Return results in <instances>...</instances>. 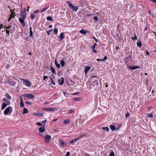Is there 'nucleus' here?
<instances>
[{
  "mask_svg": "<svg viewBox=\"0 0 156 156\" xmlns=\"http://www.w3.org/2000/svg\"><path fill=\"white\" fill-rule=\"evenodd\" d=\"M99 83L97 80L93 81L90 84L91 88H96L98 85Z\"/></svg>",
  "mask_w": 156,
  "mask_h": 156,
  "instance_id": "f257e3e1",
  "label": "nucleus"
},
{
  "mask_svg": "<svg viewBox=\"0 0 156 156\" xmlns=\"http://www.w3.org/2000/svg\"><path fill=\"white\" fill-rule=\"evenodd\" d=\"M44 140L46 143H49L51 139V136L48 135H46L44 137Z\"/></svg>",
  "mask_w": 156,
  "mask_h": 156,
  "instance_id": "f03ea898",
  "label": "nucleus"
},
{
  "mask_svg": "<svg viewBox=\"0 0 156 156\" xmlns=\"http://www.w3.org/2000/svg\"><path fill=\"white\" fill-rule=\"evenodd\" d=\"M23 96L24 98H26L29 99H32L34 98V96L33 94H24Z\"/></svg>",
  "mask_w": 156,
  "mask_h": 156,
  "instance_id": "7ed1b4c3",
  "label": "nucleus"
},
{
  "mask_svg": "<svg viewBox=\"0 0 156 156\" xmlns=\"http://www.w3.org/2000/svg\"><path fill=\"white\" fill-rule=\"evenodd\" d=\"M69 7L72 10L76 11L78 9V7L77 6H73L71 3L69 4Z\"/></svg>",
  "mask_w": 156,
  "mask_h": 156,
  "instance_id": "20e7f679",
  "label": "nucleus"
},
{
  "mask_svg": "<svg viewBox=\"0 0 156 156\" xmlns=\"http://www.w3.org/2000/svg\"><path fill=\"white\" fill-rule=\"evenodd\" d=\"M23 82V84L28 87H30L31 86L30 82L28 80H26L22 79Z\"/></svg>",
  "mask_w": 156,
  "mask_h": 156,
  "instance_id": "39448f33",
  "label": "nucleus"
},
{
  "mask_svg": "<svg viewBox=\"0 0 156 156\" xmlns=\"http://www.w3.org/2000/svg\"><path fill=\"white\" fill-rule=\"evenodd\" d=\"M43 109L46 111L50 112H54L56 110V109L53 108H44Z\"/></svg>",
  "mask_w": 156,
  "mask_h": 156,
  "instance_id": "423d86ee",
  "label": "nucleus"
},
{
  "mask_svg": "<svg viewBox=\"0 0 156 156\" xmlns=\"http://www.w3.org/2000/svg\"><path fill=\"white\" fill-rule=\"evenodd\" d=\"M12 108L10 106L8 107L4 111V114L5 115H7L10 112V110L12 109Z\"/></svg>",
  "mask_w": 156,
  "mask_h": 156,
  "instance_id": "0eeeda50",
  "label": "nucleus"
},
{
  "mask_svg": "<svg viewBox=\"0 0 156 156\" xmlns=\"http://www.w3.org/2000/svg\"><path fill=\"white\" fill-rule=\"evenodd\" d=\"M7 82L9 84L12 86H14L16 83L15 81L11 80H9Z\"/></svg>",
  "mask_w": 156,
  "mask_h": 156,
  "instance_id": "6e6552de",
  "label": "nucleus"
},
{
  "mask_svg": "<svg viewBox=\"0 0 156 156\" xmlns=\"http://www.w3.org/2000/svg\"><path fill=\"white\" fill-rule=\"evenodd\" d=\"M25 18H23L20 17L19 18V21L22 25L23 26V27H24L25 26V23L24 22V20Z\"/></svg>",
  "mask_w": 156,
  "mask_h": 156,
  "instance_id": "1a4fd4ad",
  "label": "nucleus"
},
{
  "mask_svg": "<svg viewBox=\"0 0 156 156\" xmlns=\"http://www.w3.org/2000/svg\"><path fill=\"white\" fill-rule=\"evenodd\" d=\"M27 13L26 12H22V10H21V13L20 14V16L21 18H25L26 16Z\"/></svg>",
  "mask_w": 156,
  "mask_h": 156,
  "instance_id": "9d476101",
  "label": "nucleus"
},
{
  "mask_svg": "<svg viewBox=\"0 0 156 156\" xmlns=\"http://www.w3.org/2000/svg\"><path fill=\"white\" fill-rule=\"evenodd\" d=\"M129 69H132V70H135L136 69H139L140 68L139 66H129L128 67Z\"/></svg>",
  "mask_w": 156,
  "mask_h": 156,
  "instance_id": "9b49d317",
  "label": "nucleus"
},
{
  "mask_svg": "<svg viewBox=\"0 0 156 156\" xmlns=\"http://www.w3.org/2000/svg\"><path fill=\"white\" fill-rule=\"evenodd\" d=\"M58 83L60 85H62L64 83V79L62 77L60 80H58Z\"/></svg>",
  "mask_w": 156,
  "mask_h": 156,
  "instance_id": "f8f14e48",
  "label": "nucleus"
},
{
  "mask_svg": "<svg viewBox=\"0 0 156 156\" xmlns=\"http://www.w3.org/2000/svg\"><path fill=\"white\" fill-rule=\"evenodd\" d=\"M59 143L60 145L63 147H65L66 145V143L62 140H59Z\"/></svg>",
  "mask_w": 156,
  "mask_h": 156,
  "instance_id": "ddd939ff",
  "label": "nucleus"
},
{
  "mask_svg": "<svg viewBox=\"0 0 156 156\" xmlns=\"http://www.w3.org/2000/svg\"><path fill=\"white\" fill-rule=\"evenodd\" d=\"M45 128L44 127H40L39 129V131L41 133H43L45 131Z\"/></svg>",
  "mask_w": 156,
  "mask_h": 156,
  "instance_id": "4468645a",
  "label": "nucleus"
},
{
  "mask_svg": "<svg viewBox=\"0 0 156 156\" xmlns=\"http://www.w3.org/2000/svg\"><path fill=\"white\" fill-rule=\"evenodd\" d=\"M15 15L14 12H12L11 14L10 15V17L9 19V21H10V20L13 18L15 16Z\"/></svg>",
  "mask_w": 156,
  "mask_h": 156,
  "instance_id": "2eb2a0df",
  "label": "nucleus"
},
{
  "mask_svg": "<svg viewBox=\"0 0 156 156\" xmlns=\"http://www.w3.org/2000/svg\"><path fill=\"white\" fill-rule=\"evenodd\" d=\"M64 32L61 33L60 34L59 38L61 40H62L64 37Z\"/></svg>",
  "mask_w": 156,
  "mask_h": 156,
  "instance_id": "dca6fc26",
  "label": "nucleus"
},
{
  "mask_svg": "<svg viewBox=\"0 0 156 156\" xmlns=\"http://www.w3.org/2000/svg\"><path fill=\"white\" fill-rule=\"evenodd\" d=\"M90 69V67L89 66H87L84 70V72L86 74L87 72Z\"/></svg>",
  "mask_w": 156,
  "mask_h": 156,
  "instance_id": "f3484780",
  "label": "nucleus"
},
{
  "mask_svg": "<svg viewBox=\"0 0 156 156\" xmlns=\"http://www.w3.org/2000/svg\"><path fill=\"white\" fill-rule=\"evenodd\" d=\"M101 129L102 130H105L107 132H108L109 130V128L108 127H102L101 128Z\"/></svg>",
  "mask_w": 156,
  "mask_h": 156,
  "instance_id": "a211bd4d",
  "label": "nucleus"
},
{
  "mask_svg": "<svg viewBox=\"0 0 156 156\" xmlns=\"http://www.w3.org/2000/svg\"><path fill=\"white\" fill-rule=\"evenodd\" d=\"M28 110L27 109L25 108H24L23 109V114H25L28 113Z\"/></svg>",
  "mask_w": 156,
  "mask_h": 156,
  "instance_id": "6ab92c4d",
  "label": "nucleus"
},
{
  "mask_svg": "<svg viewBox=\"0 0 156 156\" xmlns=\"http://www.w3.org/2000/svg\"><path fill=\"white\" fill-rule=\"evenodd\" d=\"M78 140V139H77L76 138H75V139H73V140H71L70 142V143L71 144H73V143H75V142H76V141H77Z\"/></svg>",
  "mask_w": 156,
  "mask_h": 156,
  "instance_id": "aec40b11",
  "label": "nucleus"
},
{
  "mask_svg": "<svg viewBox=\"0 0 156 156\" xmlns=\"http://www.w3.org/2000/svg\"><path fill=\"white\" fill-rule=\"evenodd\" d=\"M34 115L37 116L38 117H41L43 115V113H36L34 114Z\"/></svg>",
  "mask_w": 156,
  "mask_h": 156,
  "instance_id": "412c9836",
  "label": "nucleus"
},
{
  "mask_svg": "<svg viewBox=\"0 0 156 156\" xmlns=\"http://www.w3.org/2000/svg\"><path fill=\"white\" fill-rule=\"evenodd\" d=\"M2 109L3 110L6 106L7 104L5 103H3L2 104Z\"/></svg>",
  "mask_w": 156,
  "mask_h": 156,
  "instance_id": "4be33fe9",
  "label": "nucleus"
},
{
  "mask_svg": "<svg viewBox=\"0 0 156 156\" xmlns=\"http://www.w3.org/2000/svg\"><path fill=\"white\" fill-rule=\"evenodd\" d=\"M110 127L111 129L112 130H114L115 129V126L114 125H111Z\"/></svg>",
  "mask_w": 156,
  "mask_h": 156,
  "instance_id": "5701e85b",
  "label": "nucleus"
},
{
  "mask_svg": "<svg viewBox=\"0 0 156 156\" xmlns=\"http://www.w3.org/2000/svg\"><path fill=\"white\" fill-rule=\"evenodd\" d=\"M80 32L81 34H86L87 33V31H84L83 30H81Z\"/></svg>",
  "mask_w": 156,
  "mask_h": 156,
  "instance_id": "b1692460",
  "label": "nucleus"
},
{
  "mask_svg": "<svg viewBox=\"0 0 156 156\" xmlns=\"http://www.w3.org/2000/svg\"><path fill=\"white\" fill-rule=\"evenodd\" d=\"M60 64L62 67H63L65 65V62L63 60H62L60 61Z\"/></svg>",
  "mask_w": 156,
  "mask_h": 156,
  "instance_id": "393cba45",
  "label": "nucleus"
},
{
  "mask_svg": "<svg viewBox=\"0 0 156 156\" xmlns=\"http://www.w3.org/2000/svg\"><path fill=\"white\" fill-rule=\"evenodd\" d=\"M55 64L56 67L58 68H59L60 67V64L58 63L56 60L55 61Z\"/></svg>",
  "mask_w": 156,
  "mask_h": 156,
  "instance_id": "a878e982",
  "label": "nucleus"
},
{
  "mask_svg": "<svg viewBox=\"0 0 156 156\" xmlns=\"http://www.w3.org/2000/svg\"><path fill=\"white\" fill-rule=\"evenodd\" d=\"M30 37L32 36L33 32L32 31V27H30Z\"/></svg>",
  "mask_w": 156,
  "mask_h": 156,
  "instance_id": "bb28decb",
  "label": "nucleus"
},
{
  "mask_svg": "<svg viewBox=\"0 0 156 156\" xmlns=\"http://www.w3.org/2000/svg\"><path fill=\"white\" fill-rule=\"evenodd\" d=\"M48 7H47L44 8L42 9L41 11V12H43L45 11L47 9H48Z\"/></svg>",
  "mask_w": 156,
  "mask_h": 156,
  "instance_id": "cd10ccee",
  "label": "nucleus"
},
{
  "mask_svg": "<svg viewBox=\"0 0 156 156\" xmlns=\"http://www.w3.org/2000/svg\"><path fill=\"white\" fill-rule=\"evenodd\" d=\"M24 106V104L23 103V100H21V101H20V106L22 108Z\"/></svg>",
  "mask_w": 156,
  "mask_h": 156,
  "instance_id": "c85d7f7f",
  "label": "nucleus"
},
{
  "mask_svg": "<svg viewBox=\"0 0 156 156\" xmlns=\"http://www.w3.org/2000/svg\"><path fill=\"white\" fill-rule=\"evenodd\" d=\"M70 120L69 119L66 120L64 121V123L65 124H68L69 123Z\"/></svg>",
  "mask_w": 156,
  "mask_h": 156,
  "instance_id": "c756f323",
  "label": "nucleus"
},
{
  "mask_svg": "<svg viewBox=\"0 0 156 156\" xmlns=\"http://www.w3.org/2000/svg\"><path fill=\"white\" fill-rule=\"evenodd\" d=\"M5 97L9 99L10 100L11 99V97L9 95V94L7 93L6 94Z\"/></svg>",
  "mask_w": 156,
  "mask_h": 156,
  "instance_id": "7c9ffc66",
  "label": "nucleus"
},
{
  "mask_svg": "<svg viewBox=\"0 0 156 156\" xmlns=\"http://www.w3.org/2000/svg\"><path fill=\"white\" fill-rule=\"evenodd\" d=\"M51 70L52 71V72L53 73H55V69L53 67H51Z\"/></svg>",
  "mask_w": 156,
  "mask_h": 156,
  "instance_id": "2f4dec72",
  "label": "nucleus"
},
{
  "mask_svg": "<svg viewBox=\"0 0 156 156\" xmlns=\"http://www.w3.org/2000/svg\"><path fill=\"white\" fill-rule=\"evenodd\" d=\"M4 27L5 28V30H8L10 29V28L11 27V26H9L8 27V26L5 27V26H4Z\"/></svg>",
  "mask_w": 156,
  "mask_h": 156,
  "instance_id": "473e14b6",
  "label": "nucleus"
},
{
  "mask_svg": "<svg viewBox=\"0 0 156 156\" xmlns=\"http://www.w3.org/2000/svg\"><path fill=\"white\" fill-rule=\"evenodd\" d=\"M47 20H48V21H53V20H52V18L50 16H48L47 18Z\"/></svg>",
  "mask_w": 156,
  "mask_h": 156,
  "instance_id": "72a5a7b5",
  "label": "nucleus"
},
{
  "mask_svg": "<svg viewBox=\"0 0 156 156\" xmlns=\"http://www.w3.org/2000/svg\"><path fill=\"white\" fill-rule=\"evenodd\" d=\"M58 32V29L57 28H55L54 30V33L55 34H57Z\"/></svg>",
  "mask_w": 156,
  "mask_h": 156,
  "instance_id": "f704fd0d",
  "label": "nucleus"
},
{
  "mask_svg": "<svg viewBox=\"0 0 156 156\" xmlns=\"http://www.w3.org/2000/svg\"><path fill=\"white\" fill-rule=\"evenodd\" d=\"M75 101H79L80 100L81 98H76L73 99Z\"/></svg>",
  "mask_w": 156,
  "mask_h": 156,
  "instance_id": "c9c22d12",
  "label": "nucleus"
},
{
  "mask_svg": "<svg viewBox=\"0 0 156 156\" xmlns=\"http://www.w3.org/2000/svg\"><path fill=\"white\" fill-rule=\"evenodd\" d=\"M35 17V15L34 14H32L30 15V17L31 18V19H34Z\"/></svg>",
  "mask_w": 156,
  "mask_h": 156,
  "instance_id": "e433bc0d",
  "label": "nucleus"
},
{
  "mask_svg": "<svg viewBox=\"0 0 156 156\" xmlns=\"http://www.w3.org/2000/svg\"><path fill=\"white\" fill-rule=\"evenodd\" d=\"M109 156H115L114 152L113 151L111 152Z\"/></svg>",
  "mask_w": 156,
  "mask_h": 156,
  "instance_id": "4c0bfd02",
  "label": "nucleus"
},
{
  "mask_svg": "<svg viewBox=\"0 0 156 156\" xmlns=\"http://www.w3.org/2000/svg\"><path fill=\"white\" fill-rule=\"evenodd\" d=\"M129 116V113L128 112H127L125 115V116L126 118H127Z\"/></svg>",
  "mask_w": 156,
  "mask_h": 156,
  "instance_id": "58836bf2",
  "label": "nucleus"
},
{
  "mask_svg": "<svg viewBox=\"0 0 156 156\" xmlns=\"http://www.w3.org/2000/svg\"><path fill=\"white\" fill-rule=\"evenodd\" d=\"M51 84H52L54 85H55V83L54 82V81L52 78H51Z\"/></svg>",
  "mask_w": 156,
  "mask_h": 156,
  "instance_id": "ea45409f",
  "label": "nucleus"
},
{
  "mask_svg": "<svg viewBox=\"0 0 156 156\" xmlns=\"http://www.w3.org/2000/svg\"><path fill=\"white\" fill-rule=\"evenodd\" d=\"M147 116H148L150 118H152L153 117V115L152 114H149V113H148Z\"/></svg>",
  "mask_w": 156,
  "mask_h": 156,
  "instance_id": "a19ab883",
  "label": "nucleus"
},
{
  "mask_svg": "<svg viewBox=\"0 0 156 156\" xmlns=\"http://www.w3.org/2000/svg\"><path fill=\"white\" fill-rule=\"evenodd\" d=\"M52 30H53V29H51L47 31V33L49 35L50 32Z\"/></svg>",
  "mask_w": 156,
  "mask_h": 156,
  "instance_id": "79ce46f5",
  "label": "nucleus"
},
{
  "mask_svg": "<svg viewBox=\"0 0 156 156\" xmlns=\"http://www.w3.org/2000/svg\"><path fill=\"white\" fill-rule=\"evenodd\" d=\"M94 19L95 21H97L98 20V18L97 16H94Z\"/></svg>",
  "mask_w": 156,
  "mask_h": 156,
  "instance_id": "37998d69",
  "label": "nucleus"
},
{
  "mask_svg": "<svg viewBox=\"0 0 156 156\" xmlns=\"http://www.w3.org/2000/svg\"><path fill=\"white\" fill-rule=\"evenodd\" d=\"M4 31H5L6 32V34H7L8 35H9V34L10 32V30H5Z\"/></svg>",
  "mask_w": 156,
  "mask_h": 156,
  "instance_id": "c03bdc74",
  "label": "nucleus"
},
{
  "mask_svg": "<svg viewBox=\"0 0 156 156\" xmlns=\"http://www.w3.org/2000/svg\"><path fill=\"white\" fill-rule=\"evenodd\" d=\"M96 44H97L96 43H95L93 46H92V49H94V48L95 47V46H96Z\"/></svg>",
  "mask_w": 156,
  "mask_h": 156,
  "instance_id": "a18cd8bd",
  "label": "nucleus"
},
{
  "mask_svg": "<svg viewBox=\"0 0 156 156\" xmlns=\"http://www.w3.org/2000/svg\"><path fill=\"white\" fill-rule=\"evenodd\" d=\"M36 125L37 126H42V124L40 122H37L36 123Z\"/></svg>",
  "mask_w": 156,
  "mask_h": 156,
  "instance_id": "49530a36",
  "label": "nucleus"
},
{
  "mask_svg": "<svg viewBox=\"0 0 156 156\" xmlns=\"http://www.w3.org/2000/svg\"><path fill=\"white\" fill-rule=\"evenodd\" d=\"M69 114L72 113L73 112H74V110H69Z\"/></svg>",
  "mask_w": 156,
  "mask_h": 156,
  "instance_id": "de8ad7c7",
  "label": "nucleus"
},
{
  "mask_svg": "<svg viewBox=\"0 0 156 156\" xmlns=\"http://www.w3.org/2000/svg\"><path fill=\"white\" fill-rule=\"evenodd\" d=\"M137 45L139 46H141V44L140 42H139L137 43Z\"/></svg>",
  "mask_w": 156,
  "mask_h": 156,
  "instance_id": "09e8293b",
  "label": "nucleus"
},
{
  "mask_svg": "<svg viewBox=\"0 0 156 156\" xmlns=\"http://www.w3.org/2000/svg\"><path fill=\"white\" fill-rule=\"evenodd\" d=\"M48 78V77L46 76H43V79L44 80H45L46 79Z\"/></svg>",
  "mask_w": 156,
  "mask_h": 156,
  "instance_id": "8fccbe9b",
  "label": "nucleus"
},
{
  "mask_svg": "<svg viewBox=\"0 0 156 156\" xmlns=\"http://www.w3.org/2000/svg\"><path fill=\"white\" fill-rule=\"evenodd\" d=\"M25 103L26 104H29L30 105L31 104V103L30 102H29V101H26Z\"/></svg>",
  "mask_w": 156,
  "mask_h": 156,
  "instance_id": "3c124183",
  "label": "nucleus"
},
{
  "mask_svg": "<svg viewBox=\"0 0 156 156\" xmlns=\"http://www.w3.org/2000/svg\"><path fill=\"white\" fill-rule=\"evenodd\" d=\"M70 155V152H68L66 154V156H69Z\"/></svg>",
  "mask_w": 156,
  "mask_h": 156,
  "instance_id": "603ef678",
  "label": "nucleus"
},
{
  "mask_svg": "<svg viewBox=\"0 0 156 156\" xmlns=\"http://www.w3.org/2000/svg\"><path fill=\"white\" fill-rule=\"evenodd\" d=\"M107 59V57L105 56L104 57V59H102V61H104L105 60Z\"/></svg>",
  "mask_w": 156,
  "mask_h": 156,
  "instance_id": "864d4df0",
  "label": "nucleus"
},
{
  "mask_svg": "<svg viewBox=\"0 0 156 156\" xmlns=\"http://www.w3.org/2000/svg\"><path fill=\"white\" fill-rule=\"evenodd\" d=\"M39 12V10H35V11H34V13L35 14H36V13L38 12Z\"/></svg>",
  "mask_w": 156,
  "mask_h": 156,
  "instance_id": "5fc2aeb1",
  "label": "nucleus"
},
{
  "mask_svg": "<svg viewBox=\"0 0 156 156\" xmlns=\"http://www.w3.org/2000/svg\"><path fill=\"white\" fill-rule=\"evenodd\" d=\"M84 135H82V136H79L78 138H76L77 139H78V140L81 138L83 136H84Z\"/></svg>",
  "mask_w": 156,
  "mask_h": 156,
  "instance_id": "6e6d98bb",
  "label": "nucleus"
},
{
  "mask_svg": "<svg viewBox=\"0 0 156 156\" xmlns=\"http://www.w3.org/2000/svg\"><path fill=\"white\" fill-rule=\"evenodd\" d=\"M151 2H153L156 3V0H150Z\"/></svg>",
  "mask_w": 156,
  "mask_h": 156,
  "instance_id": "4d7b16f0",
  "label": "nucleus"
},
{
  "mask_svg": "<svg viewBox=\"0 0 156 156\" xmlns=\"http://www.w3.org/2000/svg\"><path fill=\"white\" fill-rule=\"evenodd\" d=\"M137 37L135 36V37H133L132 38L133 39H137Z\"/></svg>",
  "mask_w": 156,
  "mask_h": 156,
  "instance_id": "13d9d810",
  "label": "nucleus"
},
{
  "mask_svg": "<svg viewBox=\"0 0 156 156\" xmlns=\"http://www.w3.org/2000/svg\"><path fill=\"white\" fill-rule=\"evenodd\" d=\"M91 77L92 78H93L94 77H97V76H96V75H93V76H91Z\"/></svg>",
  "mask_w": 156,
  "mask_h": 156,
  "instance_id": "bf43d9fd",
  "label": "nucleus"
},
{
  "mask_svg": "<svg viewBox=\"0 0 156 156\" xmlns=\"http://www.w3.org/2000/svg\"><path fill=\"white\" fill-rule=\"evenodd\" d=\"M63 94L65 96H66V95L67 94H66V92H63Z\"/></svg>",
  "mask_w": 156,
  "mask_h": 156,
  "instance_id": "052dcab7",
  "label": "nucleus"
},
{
  "mask_svg": "<svg viewBox=\"0 0 156 156\" xmlns=\"http://www.w3.org/2000/svg\"><path fill=\"white\" fill-rule=\"evenodd\" d=\"M3 27V25L2 24H0V30L2 28V27Z\"/></svg>",
  "mask_w": 156,
  "mask_h": 156,
  "instance_id": "680f3d73",
  "label": "nucleus"
},
{
  "mask_svg": "<svg viewBox=\"0 0 156 156\" xmlns=\"http://www.w3.org/2000/svg\"><path fill=\"white\" fill-rule=\"evenodd\" d=\"M26 8H24L23 9V11H22V12H26Z\"/></svg>",
  "mask_w": 156,
  "mask_h": 156,
  "instance_id": "e2e57ef3",
  "label": "nucleus"
},
{
  "mask_svg": "<svg viewBox=\"0 0 156 156\" xmlns=\"http://www.w3.org/2000/svg\"><path fill=\"white\" fill-rule=\"evenodd\" d=\"M93 52H94L95 53H96L97 52V51H96V50L95 49H93Z\"/></svg>",
  "mask_w": 156,
  "mask_h": 156,
  "instance_id": "0e129e2a",
  "label": "nucleus"
},
{
  "mask_svg": "<svg viewBox=\"0 0 156 156\" xmlns=\"http://www.w3.org/2000/svg\"><path fill=\"white\" fill-rule=\"evenodd\" d=\"M52 27V25H50L49 26V28H51Z\"/></svg>",
  "mask_w": 156,
  "mask_h": 156,
  "instance_id": "69168bd1",
  "label": "nucleus"
},
{
  "mask_svg": "<svg viewBox=\"0 0 156 156\" xmlns=\"http://www.w3.org/2000/svg\"><path fill=\"white\" fill-rule=\"evenodd\" d=\"M146 54L148 55H149V53L147 51H146Z\"/></svg>",
  "mask_w": 156,
  "mask_h": 156,
  "instance_id": "338daca9",
  "label": "nucleus"
},
{
  "mask_svg": "<svg viewBox=\"0 0 156 156\" xmlns=\"http://www.w3.org/2000/svg\"><path fill=\"white\" fill-rule=\"evenodd\" d=\"M85 155L86 156H90V155L89 154H85Z\"/></svg>",
  "mask_w": 156,
  "mask_h": 156,
  "instance_id": "774afa93",
  "label": "nucleus"
}]
</instances>
